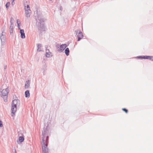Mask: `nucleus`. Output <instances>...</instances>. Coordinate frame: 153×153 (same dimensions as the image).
Returning a JSON list of instances; mask_svg holds the SVG:
<instances>
[{
  "mask_svg": "<svg viewBox=\"0 0 153 153\" xmlns=\"http://www.w3.org/2000/svg\"><path fill=\"white\" fill-rule=\"evenodd\" d=\"M46 19L42 18V15L39 14H38L36 19V27L40 33L45 31L46 27L45 25L44 22Z\"/></svg>",
  "mask_w": 153,
  "mask_h": 153,
  "instance_id": "f257e3e1",
  "label": "nucleus"
},
{
  "mask_svg": "<svg viewBox=\"0 0 153 153\" xmlns=\"http://www.w3.org/2000/svg\"><path fill=\"white\" fill-rule=\"evenodd\" d=\"M20 105V100L18 99L13 100L11 103V116L13 117L15 115L17 110V105Z\"/></svg>",
  "mask_w": 153,
  "mask_h": 153,
  "instance_id": "f03ea898",
  "label": "nucleus"
},
{
  "mask_svg": "<svg viewBox=\"0 0 153 153\" xmlns=\"http://www.w3.org/2000/svg\"><path fill=\"white\" fill-rule=\"evenodd\" d=\"M0 91L1 92V94H0L1 97L3 98L4 101L7 102V98L9 93V90L7 87L6 89L2 90L1 88L0 89Z\"/></svg>",
  "mask_w": 153,
  "mask_h": 153,
  "instance_id": "7ed1b4c3",
  "label": "nucleus"
},
{
  "mask_svg": "<svg viewBox=\"0 0 153 153\" xmlns=\"http://www.w3.org/2000/svg\"><path fill=\"white\" fill-rule=\"evenodd\" d=\"M75 33L76 35H77L78 41H79L83 37L82 33L79 29L76 30L75 31Z\"/></svg>",
  "mask_w": 153,
  "mask_h": 153,
  "instance_id": "20e7f679",
  "label": "nucleus"
},
{
  "mask_svg": "<svg viewBox=\"0 0 153 153\" xmlns=\"http://www.w3.org/2000/svg\"><path fill=\"white\" fill-rule=\"evenodd\" d=\"M25 14L26 16L28 18L30 17L31 14V11L30 10V8L29 5H27V6H25Z\"/></svg>",
  "mask_w": 153,
  "mask_h": 153,
  "instance_id": "39448f33",
  "label": "nucleus"
},
{
  "mask_svg": "<svg viewBox=\"0 0 153 153\" xmlns=\"http://www.w3.org/2000/svg\"><path fill=\"white\" fill-rule=\"evenodd\" d=\"M67 45L66 44H62L60 45V48L58 50V51L59 53L62 52L66 48Z\"/></svg>",
  "mask_w": 153,
  "mask_h": 153,
  "instance_id": "423d86ee",
  "label": "nucleus"
},
{
  "mask_svg": "<svg viewBox=\"0 0 153 153\" xmlns=\"http://www.w3.org/2000/svg\"><path fill=\"white\" fill-rule=\"evenodd\" d=\"M46 138L45 141V144L44 145L41 144L42 146V148H44L45 147V149L48 148V143L49 136H47Z\"/></svg>",
  "mask_w": 153,
  "mask_h": 153,
  "instance_id": "0eeeda50",
  "label": "nucleus"
},
{
  "mask_svg": "<svg viewBox=\"0 0 153 153\" xmlns=\"http://www.w3.org/2000/svg\"><path fill=\"white\" fill-rule=\"evenodd\" d=\"M5 33L3 31L2 32L1 35L0 36V38L1 40V42L4 43L5 40Z\"/></svg>",
  "mask_w": 153,
  "mask_h": 153,
  "instance_id": "6e6552de",
  "label": "nucleus"
},
{
  "mask_svg": "<svg viewBox=\"0 0 153 153\" xmlns=\"http://www.w3.org/2000/svg\"><path fill=\"white\" fill-rule=\"evenodd\" d=\"M48 131L47 129V127L46 128L44 127L43 128V130L42 131V135H43L45 134H47L48 135Z\"/></svg>",
  "mask_w": 153,
  "mask_h": 153,
  "instance_id": "1a4fd4ad",
  "label": "nucleus"
},
{
  "mask_svg": "<svg viewBox=\"0 0 153 153\" xmlns=\"http://www.w3.org/2000/svg\"><path fill=\"white\" fill-rule=\"evenodd\" d=\"M20 33L21 34V37L22 39H24L25 37L24 30L23 29H20Z\"/></svg>",
  "mask_w": 153,
  "mask_h": 153,
  "instance_id": "9d476101",
  "label": "nucleus"
},
{
  "mask_svg": "<svg viewBox=\"0 0 153 153\" xmlns=\"http://www.w3.org/2000/svg\"><path fill=\"white\" fill-rule=\"evenodd\" d=\"M30 80L26 81L25 82V89L28 88L30 86Z\"/></svg>",
  "mask_w": 153,
  "mask_h": 153,
  "instance_id": "9b49d317",
  "label": "nucleus"
},
{
  "mask_svg": "<svg viewBox=\"0 0 153 153\" xmlns=\"http://www.w3.org/2000/svg\"><path fill=\"white\" fill-rule=\"evenodd\" d=\"M148 57H149V56H137V58L138 59H147Z\"/></svg>",
  "mask_w": 153,
  "mask_h": 153,
  "instance_id": "f8f14e48",
  "label": "nucleus"
},
{
  "mask_svg": "<svg viewBox=\"0 0 153 153\" xmlns=\"http://www.w3.org/2000/svg\"><path fill=\"white\" fill-rule=\"evenodd\" d=\"M42 140L41 142V144L44 145L45 144V139L47 136H48V134H45L43 135H42Z\"/></svg>",
  "mask_w": 153,
  "mask_h": 153,
  "instance_id": "ddd939ff",
  "label": "nucleus"
},
{
  "mask_svg": "<svg viewBox=\"0 0 153 153\" xmlns=\"http://www.w3.org/2000/svg\"><path fill=\"white\" fill-rule=\"evenodd\" d=\"M13 26L10 25L9 28L10 29V35L12 36H13Z\"/></svg>",
  "mask_w": 153,
  "mask_h": 153,
  "instance_id": "4468645a",
  "label": "nucleus"
},
{
  "mask_svg": "<svg viewBox=\"0 0 153 153\" xmlns=\"http://www.w3.org/2000/svg\"><path fill=\"white\" fill-rule=\"evenodd\" d=\"M37 51L38 52H40L42 51V50L41 49L42 47V45L41 44H37Z\"/></svg>",
  "mask_w": 153,
  "mask_h": 153,
  "instance_id": "2eb2a0df",
  "label": "nucleus"
},
{
  "mask_svg": "<svg viewBox=\"0 0 153 153\" xmlns=\"http://www.w3.org/2000/svg\"><path fill=\"white\" fill-rule=\"evenodd\" d=\"M70 51L68 48H66L65 51V53L66 56H68L69 55Z\"/></svg>",
  "mask_w": 153,
  "mask_h": 153,
  "instance_id": "dca6fc26",
  "label": "nucleus"
},
{
  "mask_svg": "<svg viewBox=\"0 0 153 153\" xmlns=\"http://www.w3.org/2000/svg\"><path fill=\"white\" fill-rule=\"evenodd\" d=\"M25 96L26 97H30V92L29 90H27L25 92Z\"/></svg>",
  "mask_w": 153,
  "mask_h": 153,
  "instance_id": "f3484780",
  "label": "nucleus"
},
{
  "mask_svg": "<svg viewBox=\"0 0 153 153\" xmlns=\"http://www.w3.org/2000/svg\"><path fill=\"white\" fill-rule=\"evenodd\" d=\"M42 152L43 153H49L48 149H45V147L44 148H42Z\"/></svg>",
  "mask_w": 153,
  "mask_h": 153,
  "instance_id": "a211bd4d",
  "label": "nucleus"
},
{
  "mask_svg": "<svg viewBox=\"0 0 153 153\" xmlns=\"http://www.w3.org/2000/svg\"><path fill=\"white\" fill-rule=\"evenodd\" d=\"M19 141L20 143L23 142L24 140V138L23 136H20L19 138Z\"/></svg>",
  "mask_w": 153,
  "mask_h": 153,
  "instance_id": "6ab92c4d",
  "label": "nucleus"
},
{
  "mask_svg": "<svg viewBox=\"0 0 153 153\" xmlns=\"http://www.w3.org/2000/svg\"><path fill=\"white\" fill-rule=\"evenodd\" d=\"M46 56L47 57H49L51 56H52V55H51V53L50 51L46 52Z\"/></svg>",
  "mask_w": 153,
  "mask_h": 153,
  "instance_id": "aec40b11",
  "label": "nucleus"
},
{
  "mask_svg": "<svg viewBox=\"0 0 153 153\" xmlns=\"http://www.w3.org/2000/svg\"><path fill=\"white\" fill-rule=\"evenodd\" d=\"M10 5V3L9 2H7L5 5V6L6 7V8H8V7Z\"/></svg>",
  "mask_w": 153,
  "mask_h": 153,
  "instance_id": "412c9836",
  "label": "nucleus"
},
{
  "mask_svg": "<svg viewBox=\"0 0 153 153\" xmlns=\"http://www.w3.org/2000/svg\"><path fill=\"white\" fill-rule=\"evenodd\" d=\"M122 110L123 111H125L126 113H127L128 112V110L126 108H123Z\"/></svg>",
  "mask_w": 153,
  "mask_h": 153,
  "instance_id": "4be33fe9",
  "label": "nucleus"
},
{
  "mask_svg": "<svg viewBox=\"0 0 153 153\" xmlns=\"http://www.w3.org/2000/svg\"><path fill=\"white\" fill-rule=\"evenodd\" d=\"M60 45H59V44H57L56 45V47L57 50V51H58V49L60 48Z\"/></svg>",
  "mask_w": 153,
  "mask_h": 153,
  "instance_id": "5701e85b",
  "label": "nucleus"
},
{
  "mask_svg": "<svg viewBox=\"0 0 153 153\" xmlns=\"http://www.w3.org/2000/svg\"><path fill=\"white\" fill-rule=\"evenodd\" d=\"M149 57H148L147 59H149L150 60H151L152 61H153V58H152L153 57L152 56H149Z\"/></svg>",
  "mask_w": 153,
  "mask_h": 153,
  "instance_id": "b1692460",
  "label": "nucleus"
},
{
  "mask_svg": "<svg viewBox=\"0 0 153 153\" xmlns=\"http://www.w3.org/2000/svg\"><path fill=\"white\" fill-rule=\"evenodd\" d=\"M17 25H18V29H19L20 30V29H21L20 27V26L19 25V24L18 23V20H17Z\"/></svg>",
  "mask_w": 153,
  "mask_h": 153,
  "instance_id": "393cba45",
  "label": "nucleus"
},
{
  "mask_svg": "<svg viewBox=\"0 0 153 153\" xmlns=\"http://www.w3.org/2000/svg\"><path fill=\"white\" fill-rule=\"evenodd\" d=\"M3 126L2 122L1 120H0V127H1Z\"/></svg>",
  "mask_w": 153,
  "mask_h": 153,
  "instance_id": "a878e982",
  "label": "nucleus"
},
{
  "mask_svg": "<svg viewBox=\"0 0 153 153\" xmlns=\"http://www.w3.org/2000/svg\"><path fill=\"white\" fill-rule=\"evenodd\" d=\"M10 23H11L10 25H12V26H14L13 22L12 21H10Z\"/></svg>",
  "mask_w": 153,
  "mask_h": 153,
  "instance_id": "bb28decb",
  "label": "nucleus"
},
{
  "mask_svg": "<svg viewBox=\"0 0 153 153\" xmlns=\"http://www.w3.org/2000/svg\"><path fill=\"white\" fill-rule=\"evenodd\" d=\"M15 0H12V5H14V4H15V3L14 2V1Z\"/></svg>",
  "mask_w": 153,
  "mask_h": 153,
  "instance_id": "cd10ccee",
  "label": "nucleus"
},
{
  "mask_svg": "<svg viewBox=\"0 0 153 153\" xmlns=\"http://www.w3.org/2000/svg\"><path fill=\"white\" fill-rule=\"evenodd\" d=\"M4 69L5 70L7 68V66L6 65L4 66Z\"/></svg>",
  "mask_w": 153,
  "mask_h": 153,
  "instance_id": "c85d7f7f",
  "label": "nucleus"
},
{
  "mask_svg": "<svg viewBox=\"0 0 153 153\" xmlns=\"http://www.w3.org/2000/svg\"><path fill=\"white\" fill-rule=\"evenodd\" d=\"M13 18L12 17H11V19H10V21H13Z\"/></svg>",
  "mask_w": 153,
  "mask_h": 153,
  "instance_id": "c756f323",
  "label": "nucleus"
},
{
  "mask_svg": "<svg viewBox=\"0 0 153 153\" xmlns=\"http://www.w3.org/2000/svg\"><path fill=\"white\" fill-rule=\"evenodd\" d=\"M60 10H62V6H60Z\"/></svg>",
  "mask_w": 153,
  "mask_h": 153,
  "instance_id": "7c9ffc66",
  "label": "nucleus"
},
{
  "mask_svg": "<svg viewBox=\"0 0 153 153\" xmlns=\"http://www.w3.org/2000/svg\"><path fill=\"white\" fill-rule=\"evenodd\" d=\"M15 153H16V150H15Z\"/></svg>",
  "mask_w": 153,
  "mask_h": 153,
  "instance_id": "2f4dec72",
  "label": "nucleus"
}]
</instances>
